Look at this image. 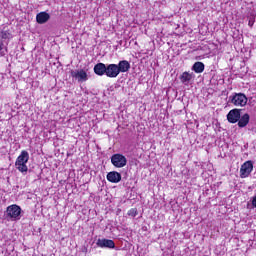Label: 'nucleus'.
Masks as SVG:
<instances>
[{
	"instance_id": "f257e3e1",
	"label": "nucleus",
	"mask_w": 256,
	"mask_h": 256,
	"mask_svg": "<svg viewBox=\"0 0 256 256\" xmlns=\"http://www.w3.org/2000/svg\"><path fill=\"white\" fill-rule=\"evenodd\" d=\"M27 163H29V152L23 150L16 159L15 167L20 173H27L29 171Z\"/></svg>"
},
{
	"instance_id": "f03ea898",
	"label": "nucleus",
	"mask_w": 256,
	"mask_h": 256,
	"mask_svg": "<svg viewBox=\"0 0 256 256\" xmlns=\"http://www.w3.org/2000/svg\"><path fill=\"white\" fill-rule=\"evenodd\" d=\"M6 218L8 221H19L21 219V208L17 204H13L6 209Z\"/></svg>"
},
{
	"instance_id": "7ed1b4c3",
	"label": "nucleus",
	"mask_w": 256,
	"mask_h": 256,
	"mask_svg": "<svg viewBox=\"0 0 256 256\" xmlns=\"http://www.w3.org/2000/svg\"><path fill=\"white\" fill-rule=\"evenodd\" d=\"M230 103L235 107H245L247 105V96L243 93H235L229 97Z\"/></svg>"
},
{
	"instance_id": "20e7f679",
	"label": "nucleus",
	"mask_w": 256,
	"mask_h": 256,
	"mask_svg": "<svg viewBox=\"0 0 256 256\" xmlns=\"http://www.w3.org/2000/svg\"><path fill=\"white\" fill-rule=\"evenodd\" d=\"M71 77L76 79L78 83H85V81L89 80V76L87 75V70L80 69V70H71L70 72Z\"/></svg>"
},
{
	"instance_id": "39448f33",
	"label": "nucleus",
	"mask_w": 256,
	"mask_h": 256,
	"mask_svg": "<svg viewBox=\"0 0 256 256\" xmlns=\"http://www.w3.org/2000/svg\"><path fill=\"white\" fill-rule=\"evenodd\" d=\"M111 163L114 167L121 169L127 165V158L123 154H114L111 157Z\"/></svg>"
},
{
	"instance_id": "423d86ee",
	"label": "nucleus",
	"mask_w": 256,
	"mask_h": 256,
	"mask_svg": "<svg viewBox=\"0 0 256 256\" xmlns=\"http://www.w3.org/2000/svg\"><path fill=\"white\" fill-rule=\"evenodd\" d=\"M252 172H253V161L248 160L241 165V168H240L241 179H245L249 177V175H251Z\"/></svg>"
},
{
	"instance_id": "0eeeda50",
	"label": "nucleus",
	"mask_w": 256,
	"mask_h": 256,
	"mask_svg": "<svg viewBox=\"0 0 256 256\" xmlns=\"http://www.w3.org/2000/svg\"><path fill=\"white\" fill-rule=\"evenodd\" d=\"M106 77H109L110 79L119 77V69L117 68V64L106 65Z\"/></svg>"
},
{
	"instance_id": "6e6552de",
	"label": "nucleus",
	"mask_w": 256,
	"mask_h": 256,
	"mask_svg": "<svg viewBox=\"0 0 256 256\" xmlns=\"http://www.w3.org/2000/svg\"><path fill=\"white\" fill-rule=\"evenodd\" d=\"M97 247L101 249H115V242L109 239H98L96 242Z\"/></svg>"
},
{
	"instance_id": "1a4fd4ad",
	"label": "nucleus",
	"mask_w": 256,
	"mask_h": 256,
	"mask_svg": "<svg viewBox=\"0 0 256 256\" xmlns=\"http://www.w3.org/2000/svg\"><path fill=\"white\" fill-rule=\"evenodd\" d=\"M241 119V110L235 108L229 111L227 114V120L229 123H237Z\"/></svg>"
},
{
	"instance_id": "9d476101",
	"label": "nucleus",
	"mask_w": 256,
	"mask_h": 256,
	"mask_svg": "<svg viewBox=\"0 0 256 256\" xmlns=\"http://www.w3.org/2000/svg\"><path fill=\"white\" fill-rule=\"evenodd\" d=\"M94 73L95 75H98L99 77H103V75H106L107 73V65H105L104 63H97L94 66Z\"/></svg>"
},
{
	"instance_id": "9b49d317",
	"label": "nucleus",
	"mask_w": 256,
	"mask_h": 256,
	"mask_svg": "<svg viewBox=\"0 0 256 256\" xmlns=\"http://www.w3.org/2000/svg\"><path fill=\"white\" fill-rule=\"evenodd\" d=\"M117 65L118 73H127L131 69V63L127 60H121Z\"/></svg>"
},
{
	"instance_id": "f8f14e48",
	"label": "nucleus",
	"mask_w": 256,
	"mask_h": 256,
	"mask_svg": "<svg viewBox=\"0 0 256 256\" xmlns=\"http://www.w3.org/2000/svg\"><path fill=\"white\" fill-rule=\"evenodd\" d=\"M106 179L110 183H119L121 181V173L117 171L109 172L106 176Z\"/></svg>"
},
{
	"instance_id": "ddd939ff",
	"label": "nucleus",
	"mask_w": 256,
	"mask_h": 256,
	"mask_svg": "<svg viewBox=\"0 0 256 256\" xmlns=\"http://www.w3.org/2000/svg\"><path fill=\"white\" fill-rule=\"evenodd\" d=\"M51 19V15L47 12H40L36 15V21L39 23V25H43L47 23Z\"/></svg>"
},
{
	"instance_id": "4468645a",
	"label": "nucleus",
	"mask_w": 256,
	"mask_h": 256,
	"mask_svg": "<svg viewBox=\"0 0 256 256\" xmlns=\"http://www.w3.org/2000/svg\"><path fill=\"white\" fill-rule=\"evenodd\" d=\"M179 79L181 83H183V85H189V83H191V81L193 80V73L183 72L180 75Z\"/></svg>"
},
{
	"instance_id": "2eb2a0df",
	"label": "nucleus",
	"mask_w": 256,
	"mask_h": 256,
	"mask_svg": "<svg viewBox=\"0 0 256 256\" xmlns=\"http://www.w3.org/2000/svg\"><path fill=\"white\" fill-rule=\"evenodd\" d=\"M249 119H250V116L248 113L240 116L238 120V127L240 128L247 127V125H249Z\"/></svg>"
},
{
	"instance_id": "dca6fc26",
	"label": "nucleus",
	"mask_w": 256,
	"mask_h": 256,
	"mask_svg": "<svg viewBox=\"0 0 256 256\" xmlns=\"http://www.w3.org/2000/svg\"><path fill=\"white\" fill-rule=\"evenodd\" d=\"M192 71L195 73H203V71H205V64H203V62L194 63L192 66Z\"/></svg>"
},
{
	"instance_id": "f3484780",
	"label": "nucleus",
	"mask_w": 256,
	"mask_h": 256,
	"mask_svg": "<svg viewBox=\"0 0 256 256\" xmlns=\"http://www.w3.org/2000/svg\"><path fill=\"white\" fill-rule=\"evenodd\" d=\"M0 38L1 39H11V32H9V30L0 31Z\"/></svg>"
},
{
	"instance_id": "a211bd4d",
	"label": "nucleus",
	"mask_w": 256,
	"mask_h": 256,
	"mask_svg": "<svg viewBox=\"0 0 256 256\" xmlns=\"http://www.w3.org/2000/svg\"><path fill=\"white\" fill-rule=\"evenodd\" d=\"M128 215H130L131 217H137V209L132 208L128 211Z\"/></svg>"
},
{
	"instance_id": "6ab92c4d",
	"label": "nucleus",
	"mask_w": 256,
	"mask_h": 256,
	"mask_svg": "<svg viewBox=\"0 0 256 256\" xmlns=\"http://www.w3.org/2000/svg\"><path fill=\"white\" fill-rule=\"evenodd\" d=\"M4 47L5 44L0 40V57L5 56V53L3 52Z\"/></svg>"
},
{
	"instance_id": "aec40b11",
	"label": "nucleus",
	"mask_w": 256,
	"mask_h": 256,
	"mask_svg": "<svg viewBox=\"0 0 256 256\" xmlns=\"http://www.w3.org/2000/svg\"><path fill=\"white\" fill-rule=\"evenodd\" d=\"M252 205L256 208V195L252 198Z\"/></svg>"
},
{
	"instance_id": "412c9836",
	"label": "nucleus",
	"mask_w": 256,
	"mask_h": 256,
	"mask_svg": "<svg viewBox=\"0 0 256 256\" xmlns=\"http://www.w3.org/2000/svg\"><path fill=\"white\" fill-rule=\"evenodd\" d=\"M248 25L249 27H253V22L249 21Z\"/></svg>"
}]
</instances>
